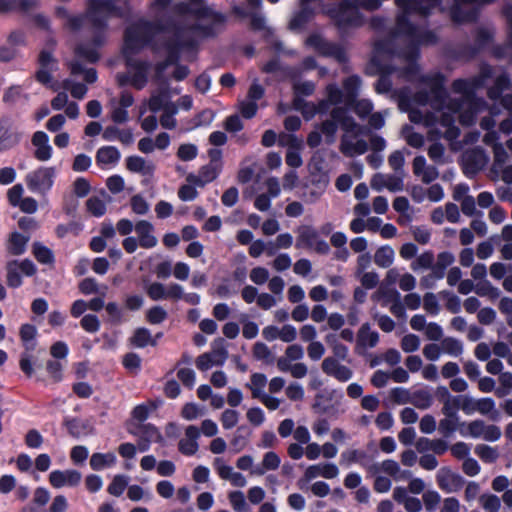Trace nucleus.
Instances as JSON below:
<instances>
[{"instance_id":"6ab92c4d","label":"nucleus","mask_w":512,"mask_h":512,"mask_svg":"<svg viewBox=\"0 0 512 512\" xmlns=\"http://www.w3.org/2000/svg\"><path fill=\"white\" fill-rule=\"evenodd\" d=\"M455 6L452 9V18L455 22H474L477 19L478 11L474 7L464 9L461 4H473L482 2V0H454Z\"/></svg>"},{"instance_id":"72a5a7b5","label":"nucleus","mask_w":512,"mask_h":512,"mask_svg":"<svg viewBox=\"0 0 512 512\" xmlns=\"http://www.w3.org/2000/svg\"><path fill=\"white\" fill-rule=\"evenodd\" d=\"M395 252L391 246L379 247L374 254V262L381 268H388L394 261Z\"/></svg>"},{"instance_id":"aec40b11","label":"nucleus","mask_w":512,"mask_h":512,"mask_svg":"<svg viewBox=\"0 0 512 512\" xmlns=\"http://www.w3.org/2000/svg\"><path fill=\"white\" fill-rule=\"evenodd\" d=\"M296 248L312 249L319 239L318 231L310 225H301L296 230Z\"/></svg>"},{"instance_id":"680f3d73","label":"nucleus","mask_w":512,"mask_h":512,"mask_svg":"<svg viewBox=\"0 0 512 512\" xmlns=\"http://www.w3.org/2000/svg\"><path fill=\"white\" fill-rule=\"evenodd\" d=\"M441 501V496L438 492L428 490L423 494V502L427 511L432 512L436 509Z\"/></svg>"},{"instance_id":"393cba45","label":"nucleus","mask_w":512,"mask_h":512,"mask_svg":"<svg viewBox=\"0 0 512 512\" xmlns=\"http://www.w3.org/2000/svg\"><path fill=\"white\" fill-rule=\"evenodd\" d=\"M368 150V143L364 139L353 142L348 135H343L340 143V151L347 157L362 155Z\"/></svg>"},{"instance_id":"dca6fc26","label":"nucleus","mask_w":512,"mask_h":512,"mask_svg":"<svg viewBox=\"0 0 512 512\" xmlns=\"http://www.w3.org/2000/svg\"><path fill=\"white\" fill-rule=\"evenodd\" d=\"M379 342V334L377 331L371 330L370 323L366 322L361 325L356 338V352L362 354L366 348H374Z\"/></svg>"},{"instance_id":"8fccbe9b","label":"nucleus","mask_w":512,"mask_h":512,"mask_svg":"<svg viewBox=\"0 0 512 512\" xmlns=\"http://www.w3.org/2000/svg\"><path fill=\"white\" fill-rule=\"evenodd\" d=\"M475 453L485 462L492 463L498 458L497 450L484 444L475 447Z\"/></svg>"},{"instance_id":"4468645a","label":"nucleus","mask_w":512,"mask_h":512,"mask_svg":"<svg viewBox=\"0 0 512 512\" xmlns=\"http://www.w3.org/2000/svg\"><path fill=\"white\" fill-rule=\"evenodd\" d=\"M38 63L40 68L36 72L35 78L39 83L48 85L52 80L51 72L57 69V60L51 52L42 50L38 57Z\"/></svg>"},{"instance_id":"c03bdc74","label":"nucleus","mask_w":512,"mask_h":512,"mask_svg":"<svg viewBox=\"0 0 512 512\" xmlns=\"http://www.w3.org/2000/svg\"><path fill=\"white\" fill-rule=\"evenodd\" d=\"M441 345L444 352L452 356H459L463 352L462 342L453 337L444 338Z\"/></svg>"},{"instance_id":"49530a36","label":"nucleus","mask_w":512,"mask_h":512,"mask_svg":"<svg viewBox=\"0 0 512 512\" xmlns=\"http://www.w3.org/2000/svg\"><path fill=\"white\" fill-rule=\"evenodd\" d=\"M128 485V477L125 475H116L114 476L112 482L108 486V493L119 497L123 494L125 488Z\"/></svg>"},{"instance_id":"603ef678","label":"nucleus","mask_w":512,"mask_h":512,"mask_svg":"<svg viewBox=\"0 0 512 512\" xmlns=\"http://www.w3.org/2000/svg\"><path fill=\"white\" fill-rule=\"evenodd\" d=\"M167 318V312L161 306H153L146 313L150 324H160Z\"/></svg>"},{"instance_id":"5fc2aeb1","label":"nucleus","mask_w":512,"mask_h":512,"mask_svg":"<svg viewBox=\"0 0 512 512\" xmlns=\"http://www.w3.org/2000/svg\"><path fill=\"white\" fill-rule=\"evenodd\" d=\"M420 346V339L415 334H407L401 340V348L406 353L417 351Z\"/></svg>"},{"instance_id":"774afa93","label":"nucleus","mask_w":512,"mask_h":512,"mask_svg":"<svg viewBox=\"0 0 512 512\" xmlns=\"http://www.w3.org/2000/svg\"><path fill=\"white\" fill-rule=\"evenodd\" d=\"M339 124L346 133H352L355 137L360 134H364L363 127L356 123V121L351 116H347Z\"/></svg>"},{"instance_id":"cd10ccee","label":"nucleus","mask_w":512,"mask_h":512,"mask_svg":"<svg viewBox=\"0 0 512 512\" xmlns=\"http://www.w3.org/2000/svg\"><path fill=\"white\" fill-rule=\"evenodd\" d=\"M280 462L279 456L275 452L269 451L265 453L262 463L252 469L251 474L258 476L264 475L268 470L278 469Z\"/></svg>"},{"instance_id":"58836bf2","label":"nucleus","mask_w":512,"mask_h":512,"mask_svg":"<svg viewBox=\"0 0 512 512\" xmlns=\"http://www.w3.org/2000/svg\"><path fill=\"white\" fill-rule=\"evenodd\" d=\"M433 402V397L431 393L427 390L421 389L413 392L411 395L409 403L414 405L419 409H428Z\"/></svg>"},{"instance_id":"1a4fd4ad","label":"nucleus","mask_w":512,"mask_h":512,"mask_svg":"<svg viewBox=\"0 0 512 512\" xmlns=\"http://www.w3.org/2000/svg\"><path fill=\"white\" fill-rule=\"evenodd\" d=\"M307 42L323 56L332 57L339 63L347 61L346 51L339 44L329 42L319 35H311Z\"/></svg>"},{"instance_id":"20e7f679","label":"nucleus","mask_w":512,"mask_h":512,"mask_svg":"<svg viewBox=\"0 0 512 512\" xmlns=\"http://www.w3.org/2000/svg\"><path fill=\"white\" fill-rule=\"evenodd\" d=\"M197 46V40L193 37H185L184 29L182 27H178L174 33V37L167 40L164 44V47L167 51V56L163 61L156 64V76L161 78L169 66L177 64L180 60V54L182 50H193Z\"/></svg>"},{"instance_id":"3c124183","label":"nucleus","mask_w":512,"mask_h":512,"mask_svg":"<svg viewBox=\"0 0 512 512\" xmlns=\"http://www.w3.org/2000/svg\"><path fill=\"white\" fill-rule=\"evenodd\" d=\"M166 291L167 289L160 282H153L146 287V293L153 301L166 299Z\"/></svg>"},{"instance_id":"338daca9","label":"nucleus","mask_w":512,"mask_h":512,"mask_svg":"<svg viewBox=\"0 0 512 512\" xmlns=\"http://www.w3.org/2000/svg\"><path fill=\"white\" fill-rule=\"evenodd\" d=\"M130 204L133 212L138 215H145L149 211V204L141 195H134Z\"/></svg>"},{"instance_id":"2f4dec72","label":"nucleus","mask_w":512,"mask_h":512,"mask_svg":"<svg viewBox=\"0 0 512 512\" xmlns=\"http://www.w3.org/2000/svg\"><path fill=\"white\" fill-rule=\"evenodd\" d=\"M314 16V9L310 6L301 7L289 23L291 30H298L304 27Z\"/></svg>"},{"instance_id":"f03ea898","label":"nucleus","mask_w":512,"mask_h":512,"mask_svg":"<svg viewBox=\"0 0 512 512\" xmlns=\"http://www.w3.org/2000/svg\"><path fill=\"white\" fill-rule=\"evenodd\" d=\"M122 15L123 11L116 6L115 0H90L87 14L84 17H69L68 26L72 30H79L87 21L93 32L91 42L78 44L75 48V54L90 63L97 62L100 58L97 48L105 43L108 19L111 16L121 17Z\"/></svg>"},{"instance_id":"c756f323","label":"nucleus","mask_w":512,"mask_h":512,"mask_svg":"<svg viewBox=\"0 0 512 512\" xmlns=\"http://www.w3.org/2000/svg\"><path fill=\"white\" fill-rule=\"evenodd\" d=\"M116 463V456L113 452L94 453L90 457V467L95 471H101L106 467H111Z\"/></svg>"},{"instance_id":"7c9ffc66","label":"nucleus","mask_w":512,"mask_h":512,"mask_svg":"<svg viewBox=\"0 0 512 512\" xmlns=\"http://www.w3.org/2000/svg\"><path fill=\"white\" fill-rule=\"evenodd\" d=\"M126 167L129 171L142 175H149L154 170V166L147 164L145 159L140 156H129L126 159Z\"/></svg>"},{"instance_id":"f8f14e48","label":"nucleus","mask_w":512,"mask_h":512,"mask_svg":"<svg viewBox=\"0 0 512 512\" xmlns=\"http://www.w3.org/2000/svg\"><path fill=\"white\" fill-rule=\"evenodd\" d=\"M395 71V67L391 65H382L375 58L371 60V67L368 73H378L379 78L375 83V90L379 94L388 93L392 88L390 75Z\"/></svg>"},{"instance_id":"de8ad7c7","label":"nucleus","mask_w":512,"mask_h":512,"mask_svg":"<svg viewBox=\"0 0 512 512\" xmlns=\"http://www.w3.org/2000/svg\"><path fill=\"white\" fill-rule=\"evenodd\" d=\"M228 498L235 512L249 511V506L242 491H232L229 493Z\"/></svg>"},{"instance_id":"2eb2a0df","label":"nucleus","mask_w":512,"mask_h":512,"mask_svg":"<svg viewBox=\"0 0 512 512\" xmlns=\"http://www.w3.org/2000/svg\"><path fill=\"white\" fill-rule=\"evenodd\" d=\"M321 368L323 372L334 377L340 382H347L353 376V371L338 362L334 357H327L323 360Z\"/></svg>"},{"instance_id":"9d476101","label":"nucleus","mask_w":512,"mask_h":512,"mask_svg":"<svg viewBox=\"0 0 512 512\" xmlns=\"http://www.w3.org/2000/svg\"><path fill=\"white\" fill-rule=\"evenodd\" d=\"M422 81L429 86L430 91L419 92L420 101L426 103L431 96L440 105L444 104L447 98V91L444 88V76L436 74L433 77H424Z\"/></svg>"},{"instance_id":"a211bd4d","label":"nucleus","mask_w":512,"mask_h":512,"mask_svg":"<svg viewBox=\"0 0 512 512\" xmlns=\"http://www.w3.org/2000/svg\"><path fill=\"white\" fill-rule=\"evenodd\" d=\"M139 245L142 248L150 249L157 245L158 240L154 236V226L147 220H139L135 225Z\"/></svg>"},{"instance_id":"bb28decb","label":"nucleus","mask_w":512,"mask_h":512,"mask_svg":"<svg viewBox=\"0 0 512 512\" xmlns=\"http://www.w3.org/2000/svg\"><path fill=\"white\" fill-rule=\"evenodd\" d=\"M510 88H512V82L509 74L502 73L496 77L494 85L488 89L487 96L489 99L497 101L503 92Z\"/></svg>"},{"instance_id":"0eeeda50","label":"nucleus","mask_w":512,"mask_h":512,"mask_svg":"<svg viewBox=\"0 0 512 512\" xmlns=\"http://www.w3.org/2000/svg\"><path fill=\"white\" fill-rule=\"evenodd\" d=\"M55 175V168L40 167L26 175L27 187L32 192L46 194L53 186Z\"/></svg>"},{"instance_id":"bf43d9fd","label":"nucleus","mask_w":512,"mask_h":512,"mask_svg":"<svg viewBox=\"0 0 512 512\" xmlns=\"http://www.w3.org/2000/svg\"><path fill=\"white\" fill-rule=\"evenodd\" d=\"M80 324L81 327L89 333H95L100 329V321L94 314L85 315L81 319Z\"/></svg>"},{"instance_id":"9b49d317","label":"nucleus","mask_w":512,"mask_h":512,"mask_svg":"<svg viewBox=\"0 0 512 512\" xmlns=\"http://www.w3.org/2000/svg\"><path fill=\"white\" fill-rule=\"evenodd\" d=\"M488 158L484 149L481 147H475L463 154V172L467 177L475 176L480 170H482Z\"/></svg>"},{"instance_id":"f3484780","label":"nucleus","mask_w":512,"mask_h":512,"mask_svg":"<svg viewBox=\"0 0 512 512\" xmlns=\"http://www.w3.org/2000/svg\"><path fill=\"white\" fill-rule=\"evenodd\" d=\"M124 58L126 65L134 70L133 75L130 77L131 85L134 88L141 90L145 87L147 83V62L136 60L131 56H127Z\"/></svg>"},{"instance_id":"c9c22d12","label":"nucleus","mask_w":512,"mask_h":512,"mask_svg":"<svg viewBox=\"0 0 512 512\" xmlns=\"http://www.w3.org/2000/svg\"><path fill=\"white\" fill-rule=\"evenodd\" d=\"M130 342L138 348H144L147 345H156V340L152 339L150 331L144 327L137 328L134 331L133 336L130 338Z\"/></svg>"},{"instance_id":"37998d69","label":"nucleus","mask_w":512,"mask_h":512,"mask_svg":"<svg viewBox=\"0 0 512 512\" xmlns=\"http://www.w3.org/2000/svg\"><path fill=\"white\" fill-rule=\"evenodd\" d=\"M434 261V253L432 251H425L411 263V269L413 271H418L419 269H430L433 266Z\"/></svg>"},{"instance_id":"09e8293b","label":"nucleus","mask_w":512,"mask_h":512,"mask_svg":"<svg viewBox=\"0 0 512 512\" xmlns=\"http://www.w3.org/2000/svg\"><path fill=\"white\" fill-rule=\"evenodd\" d=\"M475 293L481 297L488 296L491 299H496L500 295V290L489 281H483L475 286Z\"/></svg>"},{"instance_id":"ddd939ff","label":"nucleus","mask_w":512,"mask_h":512,"mask_svg":"<svg viewBox=\"0 0 512 512\" xmlns=\"http://www.w3.org/2000/svg\"><path fill=\"white\" fill-rule=\"evenodd\" d=\"M436 479L439 488L447 493L459 491L465 483L464 478L460 474L452 472L447 467H443L438 471Z\"/></svg>"},{"instance_id":"7ed1b4c3","label":"nucleus","mask_w":512,"mask_h":512,"mask_svg":"<svg viewBox=\"0 0 512 512\" xmlns=\"http://www.w3.org/2000/svg\"><path fill=\"white\" fill-rule=\"evenodd\" d=\"M161 30L160 24L147 20H140L128 26L124 33V57H133Z\"/></svg>"},{"instance_id":"e433bc0d","label":"nucleus","mask_w":512,"mask_h":512,"mask_svg":"<svg viewBox=\"0 0 512 512\" xmlns=\"http://www.w3.org/2000/svg\"><path fill=\"white\" fill-rule=\"evenodd\" d=\"M37 329L32 324H23L20 327L19 335L26 351L35 349L36 343L33 341L36 337Z\"/></svg>"},{"instance_id":"864d4df0","label":"nucleus","mask_w":512,"mask_h":512,"mask_svg":"<svg viewBox=\"0 0 512 512\" xmlns=\"http://www.w3.org/2000/svg\"><path fill=\"white\" fill-rule=\"evenodd\" d=\"M423 306L427 313L437 315L440 311L437 296L432 292H427L423 297Z\"/></svg>"},{"instance_id":"4d7b16f0","label":"nucleus","mask_w":512,"mask_h":512,"mask_svg":"<svg viewBox=\"0 0 512 512\" xmlns=\"http://www.w3.org/2000/svg\"><path fill=\"white\" fill-rule=\"evenodd\" d=\"M461 409V398L460 395L453 396L448 402L442 407V413L446 417H455L458 410Z\"/></svg>"},{"instance_id":"13d9d810","label":"nucleus","mask_w":512,"mask_h":512,"mask_svg":"<svg viewBox=\"0 0 512 512\" xmlns=\"http://www.w3.org/2000/svg\"><path fill=\"white\" fill-rule=\"evenodd\" d=\"M486 512H498L501 506L499 497L496 495H482L480 498Z\"/></svg>"},{"instance_id":"423d86ee","label":"nucleus","mask_w":512,"mask_h":512,"mask_svg":"<svg viewBox=\"0 0 512 512\" xmlns=\"http://www.w3.org/2000/svg\"><path fill=\"white\" fill-rule=\"evenodd\" d=\"M310 184L313 189L310 191L311 201L317 200L326 190L330 183L328 171L325 169V160L322 157H313L309 164Z\"/></svg>"},{"instance_id":"ea45409f","label":"nucleus","mask_w":512,"mask_h":512,"mask_svg":"<svg viewBox=\"0 0 512 512\" xmlns=\"http://www.w3.org/2000/svg\"><path fill=\"white\" fill-rule=\"evenodd\" d=\"M32 252L37 261L42 264H51L54 262L52 250L40 242L33 243Z\"/></svg>"},{"instance_id":"f257e3e1","label":"nucleus","mask_w":512,"mask_h":512,"mask_svg":"<svg viewBox=\"0 0 512 512\" xmlns=\"http://www.w3.org/2000/svg\"><path fill=\"white\" fill-rule=\"evenodd\" d=\"M442 0H396V4L402 9L397 16L396 27L389 39L378 41L375 50L378 53H388L401 57L409 62L405 68V74L416 73V59L419 57L421 45H432L437 42V36L433 31L422 30L410 21L412 14L427 17L433 9L438 8Z\"/></svg>"},{"instance_id":"f704fd0d","label":"nucleus","mask_w":512,"mask_h":512,"mask_svg":"<svg viewBox=\"0 0 512 512\" xmlns=\"http://www.w3.org/2000/svg\"><path fill=\"white\" fill-rule=\"evenodd\" d=\"M208 354H211L216 366L223 365L228 358L225 340L221 337L215 339L212 343V350Z\"/></svg>"},{"instance_id":"a18cd8bd","label":"nucleus","mask_w":512,"mask_h":512,"mask_svg":"<svg viewBox=\"0 0 512 512\" xmlns=\"http://www.w3.org/2000/svg\"><path fill=\"white\" fill-rule=\"evenodd\" d=\"M86 207L89 213L95 217H101L106 213L105 202L97 196H92L86 201Z\"/></svg>"},{"instance_id":"6e6552de","label":"nucleus","mask_w":512,"mask_h":512,"mask_svg":"<svg viewBox=\"0 0 512 512\" xmlns=\"http://www.w3.org/2000/svg\"><path fill=\"white\" fill-rule=\"evenodd\" d=\"M330 15L339 28L361 24L360 14L356 5L351 0L341 1L335 8L330 10Z\"/></svg>"},{"instance_id":"5701e85b","label":"nucleus","mask_w":512,"mask_h":512,"mask_svg":"<svg viewBox=\"0 0 512 512\" xmlns=\"http://www.w3.org/2000/svg\"><path fill=\"white\" fill-rule=\"evenodd\" d=\"M219 170L216 165L208 164L203 166L199 175L189 174L186 178L187 182L198 187H204L207 183L212 182L217 178Z\"/></svg>"},{"instance_id":"a19ab883","label":"nucleus","mask_w":512,"mask_h":512,"mask_svg":"<svg viewBox=\"0 0 512 512\" xmlns=\"http://www.w3.org/2000/svg\"><path fill=\"white\" fill-rule=\"evenodd\" d=\"M6 283L11 288H17L22 284V277L18 270V261L12 260L6 265Z\"/></svg>"},{"instance_id":"e2e57ef3","label":"nucleus","mask_w":512,"mask_h":512,"mask_svg":"<svg viewBox=\"0 0 512 512\" xmlns=\"http://www.w3.org/2000/svg\"><path fill=\"white\" fill-rule=\"evenodd\" d=\"M477 111L473 108V104L469 103L468 108L459 113V122L461 125L469 127L476 122Z\"/></svg>"},{"instance_id":"052dcab7","label":"nucleus","mask_w":512,"mask_h":512,"mask_svg":"<svg viewBox=\"0 0 512 512\" xmlns=\"http://www.w3.org/2000/svg\"><path fill=\"white\" fill-rule=\"evenodd\" d=\"M64 425L67 427L69 434L74 438H79L84 434L85 426L79 419H66Z\"/></svg>"},{"instance_id":"473e14b6","label":"nucleus","mask_w":512,"mask_h":512,"mask_svg":"<svg viewBox=\"0 0 512 512\" xmlns=\"http://www.w3.org/2000/svg\"><path fill=\"white\" fill-rule=\"evenodd\" d=\"M120 152L114 146H104L98 149L96 153V161L98 164H114L120 159Z\"/></svg>"},{"instance_id":"a878e982","label":"nucleus","mask_w":512,"mask_h":512,"mask_svg":"<svg viewBox=\"0 0 512 512\" xmlns=\"http://www.w3.org/2000/svg\"><path fill=\"white\" fill-rule=\"evenodd\" d=\"M130 433L151 442H161L163 440L159 430L150 423H138L130 430Z\"/></svg>"},{"instance_id":"4c0bfd02","label":"nucleus","mask_w":512,"mask_h":512,"mask_svg":"<svg viewBox=\"0 0 512 512\" xmlns=\"http://www.w3.org/2000/svg\"><path fill=\"white\" fill-rule=\"evenodd\" d=\"M29 241V236H24L18 232L11 234L9 238L8 250L13 255H21L26 250V245Z\"/></svg>"},{"instance_id":"6e6d98bb","label":"nucleus","mask_w":512,"mask_h":512,"mask_svg":"<svg viewBox=\"0 0 512 512\" xmlns=\"http://www.w3.org/2000/svg\"><path fill=\"white\" fill-rule=\"evenodd\" d=\"M253 356L257 360H264L267 363H271L272 354L268 346L262 342H256L253 346Z\"/></svg>"},{"instance_id":"c85d7f7f","label":"nucleus","mask_w":512,"mask_h":512,"mask_svg":"<svg viewBox=\"0 0 512 512\" xmlns=\"http://www.w3.org/2000/svg\"><path fill=\"white\" fill-rule=\"evenodd\" d=\"M361 85V79L357 75H352L346 78L343 82L345 90V103L346 105H353L356 102L358 91Z\"/></svg>"},{"instance_id":"412c9836","label":"nucleus","mask_w":512,"mask_h":512,"mask_svg":"<svg viewBox=\"0 0 512 512\" xmlns=\"http://www.w3.org/2000/svg\"><path fill=\"white\" fill-rule=\"evenodd\" d=\"M32 144L37 148L34 152L37 160L47 161L51 158L52 147L49 145V138L45 132H35L32 137Z\"/></svg>"},{"instance_id":"39448f33","label":"nucleus","mask_w":512,"mask_h":512,"mask_svg":"<svg viewBox=\"0 0 512 512\" xmlns=\"http://www.w3.org/2000/svg\"><path fill=\"white\" fill-rule=\"evenodd\" d=\"M198 19H206L208 24L194 23L187 29L203 38L216 37L224 28L226 16L220 12H216L209 7L202 6L191 11Z\"/></svg>"},{"instance_id":"69168bd1","label":"nucleus","mask_w":512,"mask_h":512,"mask_svg":"<svg viewBox=\"0 0 512 512\" xmlns=\"http://www.w3.org/2000/svg\"><path fill=\"white\" fill-rule=\"evenodd\" d=\"M452 89L455 93L463 94L466 98H471L472 88L468 79H456L452 83Z\"/></svg>"},{"instance_id":"79ce46f5","label":"nucleus","mask_w":512,"mask_h":512,"mask_svg":"<svg viewBox=\"0 0 512 512\" xmlns=\"http://www.w3.org/2000/svg\"><path fill=\"white\" fill-rule=\"evenodd\" d=\"M316 129H320L321 133L325 136V142L328 145L335 143L336 141V132L338 130V125L335 121L325 120L320 125H316Z\"/></svg>"},{"instance_id":"4be33fe9","label":"nucleus","mask_w":512,"mask_h":512,"mask_svg":"<svg viewBox=\"0 0 512 512\" xmlns=\"http://www.w3.org/2000/svg\"><path fill=\"white\" fill-rule=\"evenodd\" d=\"M185 434L187 439L179 441V451L184 455H194L199 449L197 439L200 436V430L196 426L190 425L186 428Z\"/></svg>"},{"instance_id":"0e129e2a","label":"nucleus","mask_w":512,"mask_h":512,"mask_svg":"<svg viewBox=\"0 0 512 512\" xmlns=\"http://www.w3.org/2000/svg\"><path fill=\"white\" fill-rule=\"evenodd\" d=\"M197 154H198V149H197L196 145H194V144H182V145H180V147L178 148V151H177V156L182 161L193 160L194 158H196Z\"/></svg>"},{"instance_id":"b1692460","label":"nucleus","mask_w":512,"mask_h":512,"mask_svg":"<svg viewBox=\"0 0 512 512\" xmlns=\"http://www.w3.org/2000/svg\"><path fill=\"white\" fill-rule=\"evenodd\" d=\"M9 125V118L2 117L0 119V152L11 149L20 141V135L10 132Z\"/></svg>"}]
</instances>
